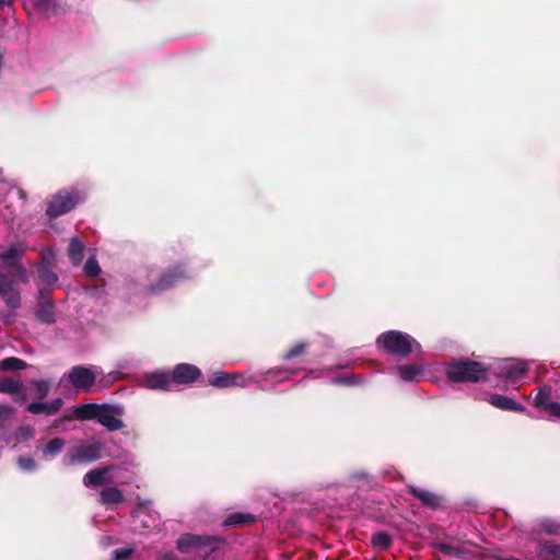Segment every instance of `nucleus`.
Listing matches in <instances>:
<instances>
[{"label": "nucleus", "instance_id": "40", "mask_svg": "<svg viewBox=\"0 0 560 560\" xmlns=\"http://www.w3.org/2000/svg\"><path fill=\"white\" fill-rule=\"evenodd\" d=\"M18 465L24 471H34L37 469V463L32 457H20Z\"/></svg>", "mask_w": 560, "mask_h": 560}, {"label": "nucleus", "instance_id": "3", "mask_svg": "<svg viewBox=\"0 0 560 560\" xmlns=\"http://www.w3.org/2000/svg\"><path fill=\"white\" fill-rule=\"evenodd\" d=\"M51 381L46 378H37L31 380L28 382L26 393L27 398H34L35 400L27 405L26 411L32 415H45V416H54L56 415L63 405V400L60 397H57L50 401H43L50 392Z\"/></svg>", "mask_w": 560, "mask_h": 560}, {"label": "nucleus", "instance_id": "7", "mask_svg": "<svg viewBox=\"0 0 560 560\" xmlns=\"http://www.w3.org/2000/svg\"><path fill=\"white\" fill-rule=\"evenodd\" d=\"M25 250L26 248L23 243H13L0 252V261L4 270L9 271L20 280V282L26 284L30 282V277L26 268L22 264Z\"/></svg>", "mask_w": 560, "mask_h": 560}, {"label": "nucleus", "instance_id": "15", "mask_svg": "<svg viewBox=\"0 0 560 560\" xmlns=\"http://www.w3.org/2000/svg\"><path fill=\"white\" fill-rule=\"evenodd\" d=\"M377 481L373 475L365 469L351 470L346 478V486L359 490H369L376 487Z\"/></svg>", "mask_w": 560, "mask_h": 560}, {"label": "nucleus", "instance_id": "18", "mask_svg": "<svg viewBox=\"0 0 560 560\" xmlns=\"http://www.w3.org/2000/svg\"><path fill=\"white\" fill-rule=\"evenodd\" d=\"M407 490L408 493L417 498L424 506L430 509H438L442 504V498L427 489L416 486H408Z\"/></svg>", "mask_w": 560, "mask_h": 560}, {"label": "nucleus", "instance_id": "36", "mask_svg": "<svg viewBox=\"0 0 560 560\" xmlns=\"http://www.w3.org/2000/svg\"><path fill=\"white\" fill-rule=\"evenodd\" d=\"M372 545L380 549H387L392 545V538L384 532H378L372 536Z\"/></svg>", "mask_w": 560, "mask_h": 560}, {"label": "nucleus", "instance_id": "46", "mask_svg": "<svg viewBox=\"0 0 560 560\" xmlns=\"http://www.w3.org/2000/svg\"><path fill=\"white\" fill-rule=\"evenodd\" d=\"M0 318H2V316H1V315H0ZM3 319H4L5 322H9V317H7V316H3Z\"/></svg>", "mask_w": 560, "mask_h": 560}, {"label": "nucleus", "instance_id": "16", "mask_svg": "<svg viewBox=\"0 0 560 560\" xmlns=\"http://www.w3.org/2000/svg\"><path fill=\"white\" fill-rule=\"evenodd\" d=\"M120 408H110L107 405H103L97 421L100 424L105 427L108 431H117L124 428V422L116 416L120 413Z\"/></svg>", "mask_w": 560, "mask_h": 560}, {"label": "nucleus", "instance_id": "12", "mask_svg": "<svg viewBox=\"0 0 560 560\" xmlns=\"http://www.w3.org/2000/svg\"><path fill=\"white\" fill-rule=\"evenodd\" d=\"M102 448V443L94 441L71 447L67 456L71 464H89L101 458Z\"/></svg>", "mask_w": 560, "mask_h": 560}, {"label": "nucleus", "instance_id": "45", "mask_svg": "<svg viewBox=\"0 0 560 560\" xmlns=\"http://www.w3.org/2000/svg\"><path fill=\"white\" fill-rule=\"evenodd\" d=\"M13 0H0V7L11 5Z\"/></svg>", "mask_w": 560, "mask_h": 560}, {"label": "nucleus", "instance_id": "8", "mask_svg": "<svg viewBox=\"0 0 560 560\" xmlns=\"http://www.w3.org/2000/svg\"><path fill=\"white\" fill-rule=\"evenodd\" d=\"M95 380L94 366L75 365L59 378L58 386L63 389H69L71 386L77 390L90 392Z\"/></svg>", "mask_w": 560, "mask_h": 560}, {"label": "nucleus", "instance_id": "42", "mask_svg": "<svg viewBox=\"0 0 560 560\" xmlns=\"http://www.w3.org/2000/svg\"><path fill=\"white\" fill-rule=\"evenodd\" d=\"M133 550L131 548H118L113 551L114 560H126L132 555Z\"/></svg>", "mask_w": 560, "mask_h": 560}, {"label": "nucleus", "instance_id": "35", "mask_svg": "<svg viewBox=\"0 0 560 560\" xmlns=\"http://www.w3.org/2000/svg\"><path fill=\"white\" fill-rule=\"evenodd\" d=\"M330 382L336 385L355 386L361 385L363 383V380L359 375L349 374L342 376H335L330 380Z\"/></svg>", "mask_w": 560, "mask_h": 560}, {"label": "nucleus", "instance_id": "43", "mask_svg": "<svg viewBox=\"0 0 560 560\" xmlns=\"http://www.w3.org/2000/svg\"><path fill=\"white\" fill-rule=\"evenodd\" d=\"M34 433L31 428L27 427H20L18 430V438L20 441H27L28 439L33 438Z\"/></svg>", "mask_w": 560, "mask_h": 560}, {"label": "nucleus", "instance_id": "33", "mask_svg": "<svg viewBox=\"0 0 560 560\" xmlns=\"http://www.w3.org/2000/svg\"><path fill=\"white\" fill-rule=\"evenodd\" d=\"M65 444H66V442L61 438H54V439L49 440L43 451L44 456L49 457V458L55 457L57 454H59L61 452Z\"/></svg>", "mask_w": 560, "mask_h": 560}, {"label": "nucleus", "instance_id": "38", "mask_svg": "<svg viewBox=\"0 0 560 560\" xmlns=\"http://www.w3.org/2000/svg\"><path fill=\"white\" fill-rule=\"evenodd\" d=\"M539 529L549 535L557 534L560 529V523L551 518H545L540 521Z\"/></svg>", "mask_w": 560, "mask_h": 560}, {"label": "nucleus", "instance_id": "21", "mask_svg": "<svg viewBox=\"0 0 560 560\" xmlns=\"http://www.w3.org/2000/svg\"><path fill=\"white\" fill-rule=\"evenodd\" d=\"M102 408H103V405L83 404V405L74 407L72 410V415H73V417L81 419V420H92V419L97 420Z\"/></svg>", "mask_w": 560, "mask_h": 560}, {"label": "nucleus", "instance_id": "11", "mask_svg": "<svg viewBox=\"0 0 560 560\" xmlns=\"http://www.w3.org/2000/svg\"><path fill=\"white\" fill-rule=\"evenodd\" d=\"M24 199L25 195L21 189L11 187L7 198L0 203V219L3 222L14 223L18 212L24 205Z\"/></svg>", "mask_w": 560, "mask_h": 560}, {"label": "nucleus", "instance_id": "4", "mask_svg": "<svg viewBox=\"0 0 560 560\" xmlns=\"http://www.w3.org/2000/svg\"><path fill=\"white\" fill-rule=\"evenodd\" d=\"M292 374L288 370L273 368L266 372L258 373L256 375L247 376L241 373L230 374L223 371L214 372L209 377V384L217 388L228 387H246L252 383H259L262 381H269L273 375H282L280 381L287 380Z\"/></svg>", "mask_w": 560, "mask_h": 560}, {"label": "nucleus", "instance_id": "10", "mask_svg": "<svg viewBox=\"0 0 560 560\" xmlns=\"http://www.w3.org/2000/svg\"><path fill=\"white\" fill-rule=\"evenodd\" d=\"M18 279L14 276L0 271V296L4 304L11 308L16 310L22 305L21 291L18 285Z\"/></svg>", "mask_w": 560, "mask_h": 560}, {"label": "nucleus", "instance_id": "1", "mask_svg": "<svg viewBox=\"0 0 560 560\" xmlns=\"http://www.w3.org/2000/svg\"><path fill=\"white\" fill-rule=\"evenodd\" d=\"M192 277L194 273L186 261L172 264L161 270L150 267L144 270L143 291L150 295H160Z\"/></svg>", "mask_w": 560, "mask_h": 560}, {"label": "nucleus", "instance_id": "37", "mask_svg": "<svg viewBox=\"0 0 560 560\" xmlns=\"http://www.w3.org/2000/svg\"><path fill=\"white\" fill-rule=\"evenodd\" d=\"M83 271L89 277H95L101 272V268H100L98 261L95 258V256H90L86 259V261L83 266Z\"/></svg>", "mask_w": 560, "mask_h": 560}, {"label": "nucleus", "instance_id": "13", "mask_svg": "<svg viewBox=\"0 0 560 560\" xmlns=\"http://www.w3.org/2000/svg\"><path fill=\"white\" fill-rule=\"evenodd\" d=\"M172 385H187L201 376V370L190 363H178L170 372Z\"/></svg>", "mask_w": 560, "mask_h": 560}, {"label": "nucleus", "instance_id": "22", "mask_svg": "<svg viewBox=\"0 0 560 560\" xmlns=\"http://www.w3.org/2000/svg\"><path fill=\"white\" fill-rule=\"evenodd\" d=\"M112 478L108 477L107 468H95L90 470L83 477V483L85 487L101 486L106 482H110Z\"/></svg>", "mask_w": 560, "mask_h": 560}, {"label": "nucleus", "instance_id": "19", "mask_svg": "<svg viewBox=\"0 0 560 560\" xmlns=\"http://www.w3.org/2000/svg\"><path fill=\"white\" fill-rule=\"evenodd\" d=\"M0 393L15 395L16 400H26V392L24 390L23 384L12 377L0 380Z\"/></svg>", "mask_w": 560, "mask_h": 560}, {"label": "nucleus", "instance_id": "32", "mask_svg": "<svg viewBox=\"0 0 560 560\" xmlns=\"http://www.w3.org/2000/svg\"><path fill=\"white\" fill-rule=\"evenodd\" d=\"M35 315L39 322L52 324L55 322L54 305L49 302L42 304Z\"/></svg>", "mask_w": 560, "mask_h": 560}, {"label": "nucleus", "instance_id": "44", "mask_svg": "<svg viewBox=\"0 0 560 560\" xmlns=\"http://www.w3.org/2000/svg\"><path fill=\"white\" fill-rule=\"evenodd\" d=\"M545 411H547L551 418H560V402L548 405Z\"/></svg>", "mask_w": 560, "mask_h": 560}, {"label": "nucleus", "instance_id": "20", "mask_svg": "<svg viewBox=\"0 0 560 560\" xmlns=\"http://www.w3.org/2000/svg\"><path fill=\"white\" fill-rule=\"evenodd\" d=\"M397 373L406 383L419 382L423 378L424 369L420 364H405L397 368Z\"/></svg>", "mask_w": 560, "mask_h": 560}, {"label": "nucleus", "instance_id": "17", "mask_svg": "<svg viewBox=\"0 0 560 560\" xmlns=\"http://www.w3.org/2000/svg\"><path fill=\"white\" fill-rule=\"evenodd\" d=\"M487 401L493 407L506 410V411H515V412H526V407L511 397L501 394H492L487 398Z\"/></svg>", "mask_w": 560, "mask_h": 560}, {"label": "nucleus", "instance_id": "23", "mask_svg": "<svg viewBox=\"0 0 560 560\" xmlns=\"http://www.w3.org/2000/svg\"><path fill=\"white\" fill-rule=\"evenodd\" d=\"M32 3L42 18H49L60 12L57 0H32Z\"/></svg>", "mask_w": 560, "mask_h": 560}, {"label": "nucleus", "instance_id": "25", "mask_svg": "<svg viewBox=\"0 0 560 560\" xmlns=\"http://www.w3.org/2000/svg\"><path fill=\"white\" fill-rule=\"evenodd\" d=\"M124 493L117 487H105L100 493V502L106 505H116L122 502Z\"/></svg>", "mask_w": 560, "mask_h": 560}, {"label": "nucleus", "instance_id": "2", "mask_svg": "<svg viewBox=\"0 0 560 560\" xmlns=\"http://www.w3.org/2000/svg\"><path fill=\"white\" fill-rule=\"evenodd\" d=\"M90 185L88 183H78L69 188L55 194L47 202L46 214L51 218H58L69 213L79 203L83 202L89 194Z\"/></svg>", "mask_w": 560, "mask_h": 560}, {"label": "nucleus", "instance_id": "34", "mask_svg": "<svg viewBox=\"0 0 560 560\" xmlns=\"http://www.w3.org/2000/svg\"><path fill=\"white\" fill-rule=\"evenodd\" d=\"M25 368L26 362L15 357L5 358L0 361V369L2 371H19Z\"/></svg>", "mask_w": 560, "mask_h": 560}, {"label": "nucleus", "instance_id": "41", "mask_svg": "<svg viewBox=\"0 0 560 560\" xmlns=\"http://www.w3.org/2000/svg\"><path fill=\"white\" fill-rule=\"evenodd\" d=\"M13 408L7 405H0V428L12 417Z\"/></svg>", "mask_w": 560, "mask_h": 560}, {"label": "nucleus", "instance_id": "28", "mask_svg": "<svg viewBox=\"0 0 560 560\" xmlns=\"http://www.w3.org/2000/svg\"><path fill=\"white\" fill-rule=\"evenodd\" d=\"M536 551L540 560H560V545L539 544Z\"/></svg>", "mask_w": 560, "mask_h": 560}, {"label": "nucleus", "instance_id": "39", "mask_svg": "<svg viewBox=\"0 0 560 560\" xmlns=\"http://www.w3.org/2000/svg\"><path fill=\"white\" fill-rule=\"evenodd\" d=\"M305 349H306V343L304 342H300V343H296L294 345L292 348H290L283 355V360H292L301 354H303L305 352Z\"/></svg>", "mask_w": 560, "mask_h": 560}, {"label": "nucleus", "instance_id": "24", "mask_svg": "<svg viewBox=\"0 0 560 560\" xmlns=\"http://www.w3.org/2000/svg\"><path fill=\"white\" fill-rule=\"evenodd\" d=\"M36 271H37L38 278L40 279V281L44 284L51 287L57 283L58 276L52 270V267L49 262L43 260L42 262L37 264Z\"/></svg>", "mask_w": 560, "mask_h": 560}, {"label": "nucleus", "instance_id": "47", "mask_svg": "<svg viewBox=\"0 0 560 560\" xmlns=\"http://www.w3.org/2000/svg\"><path fill=\"white\" fill-rule=\"evenodd\" d=\"M508 560H521V559H517V558H510Z\"/></svg>", "mask_w": 560, "mask_h": 560}, {"label": "nucleus", "instance_id": "30", "mask_svg": "<svg viewBox=\"0 0 560 560\" xmlns=\"http://www.w3.org/2000/svg\"><path fill=\"white\" fill-rule=\"evenodd\" d=\"M254 515L249 513L235 512L226 516L224 526H238L254 522Z\"/></svg>", "mask_w": 560, "mask_h": 560}, {"label": "nucleus", "instance_id": "29", "mask_svg": "<svg viewBox=\"0 0 560 560\" xmlns=\"http://www.w3.org/2000/svg\"><path fill=\"white\" fill-rule=\"evenodd\" d=\"M551 398V386L542 385L538 387L537 394L534 397L533 405L536 408L547 409L548 405H551L553 401H550Z\"/></svg>", "mask_w": 560, "mask_h": 560}, {"label": "nucleus", "instance_id": "5", "mask_svg": "<svg viewBox=\"0 0 560 560\" xmlns=\"http://www.w3.org/2000/svg\"><path fill=\"white\" fill-rule=\"evenodd\" d=\"M489 369L488 364L460 359L447 363L445 373L453 383H477L488 376Z\"/></svg>", "mask_w": 560, "mask_h": 560}, {"label": "nucleus", "instance_id": "9", "mask_svg": "<svg viewBox=\"0 0 560 560\" xmlns=\"http://www.w3.org/2000/svg\"><path fill=\"white\" fill-rule=\"evenodd\" d=\"M489 375L495 376L498 380L511 383L518 382L527 372L528 365L525 361L517 359L498 360L488 364Z\"/></svg>", "mask_w": 560, "mask_h": 560}, {"label": "nucleus", "instance_id": "6", "mask_svg": "<svg viewBox=\"0 0 560 560\" xmlns=\"http://www.w3.org/2000/svg\"><path fill=\"white\" fill-rule=\"evenodd\" d=\"M376 342L387 353L398 358H406L420 348L419 342L413 337L399 330H389L382 334Z\"/></svg>", "mask_w": 560, "mask_h": 560}, {"label": "nucleus", "instance_id": "31", "mask_svg": "<svg viewBox=\"0 0 560 560\" xmlns=\"http://www.w3.org/2000/svg\"><path fill=\"white\" fill-rule=\"evenodd\" d=\"M201 544V537L192 534L182 535L177 539V548L182 552H187L191 547L199 546Z\"/></svg>", "mask_w": 560, "mask_h": 560}, {"label": "nucleus", "instance_id": "14", "mask_svg": "<svg viewBox=\"0 0 560 560\" xmlns=\"http://www.w3.org/2000/svg\"><path fill=\"white\" fill-rule=\"evenodd\" d=\"M142 386L152 390H172L173 385L170 372L153 371L144 373L142 377Z\"/></svg>", "mask_w": 560, "mask_h": 560}, {"label": "nucleus", "instance_id": "26", "mask_svg": "<svg viewBox=\"0 0 560 560\" xmlns=\"http://www.w3.org/2000/svg\"><path fill=\"white\" fill-rule=\"evenodd\" d=\"M435 548L444 556L452 557L454 559L463 560L467 557V550L464 546H455L446 542H439Z\"/></svg>", "mask_w": 560, "mask_h": 560}, {"label": "nucleus", "instance_id": "27", "mask_svg": "<svg viewBox=\"0 0 560 560\" xmlns=\"http://www.w3.org/2000/svg\"><path fill=\"white\" fill-rule=\"evenodd\" d=\"M68 256L74 266H79L84 257V245L78 237H72L68 247Z\"/></svg>", "mask_w": 560, "mask_h": 560}]
</instances>
